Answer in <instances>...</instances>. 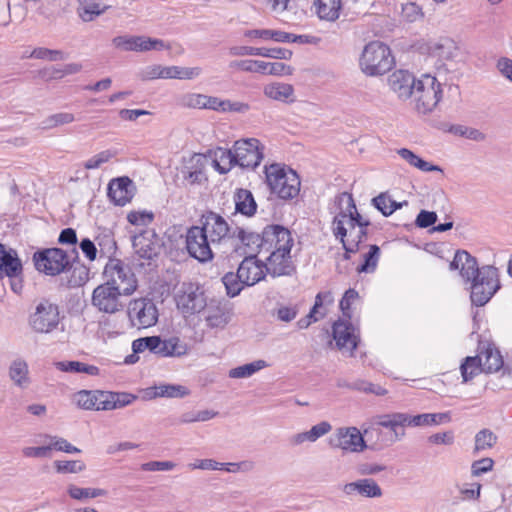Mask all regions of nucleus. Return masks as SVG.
Returning <instances> with one entry per match:
<instances>
[{"instance_id": "obj_1", "label": "nucleus", "mask_w": 512, "mask_h": 512, "mask_svg": "<svg viewBox=\"0 0 512 512\" xmlns=\"http://www.w3.org/2000/svg\"><path fill=\"white\" fill-rule=\"evenodd\" d=\"M337 211L332 223L333 233L340 239L345 249V258L349 259L350 253L358 251L359 244L366 237V227L370 222L364 219L357 211L352 196L342 193L336 198Z\"/></svg>"}, {"instance_id": "obj_2", "label": "nucleus", "mask_w": 512, "mask_h": 512, "mask_svg": "<svg viewBox=\"0 0 512 512\" xmlns=\"http://www.w3.org/2000/svg\"><path fill=\"white\" fill-rule=\"evenodd\" d=\"M460 275L470 283L471 301L476 306L485 305L500 287L498 269L491 265L479 268L476 258L468 252L461 263Z\"/></svg>"}, {"instance_id": "obj_3", "label": "nucleus", "mask_w": 512, "mask_h": 512, "mask_svg": "<svg viewBox=\"0 0 512 512\" xmlns=\"http://www.w3.org/2000/svg\"><path fill=\"white\" fill-rule=\"evenodd\" d=\"M400 413L379 415L376 418L377 427L364 430V439L369 442V448L380 450L389 447L405 436L403 423H399Z\"/></svg>"}, {"instance_id": "obj_4", "label": "nucleus", "mask_w": 512, "mask_h": 512, "mask_svg": "<svg viewBox=\"0 0 512 512\" xmlns=\"http://www.w3.org/2000/svg\"><path fill=\"white\" fill-rule=\"evenodd\" d=\"M266 182L271 192L281 199H292L299 194L300 179L295 171L274 163L265 166Z\"/></svg>"}, {"instance_id": "obj_5", "label": "nucleus", "mask_w": 512, "mask_h": 512, "mask_svg": "<svg viewBox=\"0 0 512 512\" xmlns=\"http://www.w3.org/2000/svg\"><path fill=\"white\" fill-rule=\"evenodd\" d=\"M410 98L412 99L413 109L422 115L431 113L442 98L441 83L436 77L424 74L417 80Z\"/></svg>"}, {"instance_id": "obj_6", "label": "nucleus", "mask_w": 512, "mask_h": 512, "mask_svg": "<svg viewBox=\"0 0 512 512\" xmlns=\"http://www.w3.org/2000/svg\"><path fill=\"white\" fill-rule=\"evenodd\" d=\"M394 64L389 47L381 42L368 43L360 58L361 70L369 76L382 75L388 72Z\"/></svg>"}, {"instance_id": "obj_7", "label": "nucleus", "mask_w": 512, "mask_h": 512, "mask_svg": "<svg viewBox=\"0 0 512 512\" xmlns=\"http://www.w3.org/2000/svg\"><path fill=\"white\" fill-rule=\"evenodd\" d=\"M174 299L177 309L185 318L200 313L207 306L203 288L194 282H183L176 286Z\"/></svg>"}, {"instance_id": "obj_8", "label": "nucleus", "mask_w": 512, "mask_h": 512, "mask_svg": "<svg viewBox=\"0 0 512 512\" xmlns=\"http://www.w3.org/2000/svg\"><path fill=\"white\" fill-rule=\"evenodd\" d=\"M28 324L35 333H53L60 325L59 306L48 299L39 300L29 315Z\"/></svg>"}, {"instance_id": "obj_9", "label": "nucleus", "mask_w": 512, "mask_h": 512, "mask_svg": "<svg viewBox=\"0 0 512 512\" xmlns=\"http://www.w3.org/2000/svg\"><path fill=\"white\" fill-rule=\"evenodd\" d=\"M104 283L119 288L125 295H131L137 288V280L131 268L119 259H109L104 267Z\"/></svg>"}, {"instance_id": "obj_10", "label": "nucleus", "mask_w": 512, "mask_h": 512, "mask_svg": "<svg viewBox=\"0 0 512 512\" xmlns=\"http://www.w3.org/2000/svg\"><path fill=\"white\" fill-rule=\"evenodd\" d=\"M125 296L119 288L103 283L93 290L91 303L99 312L116 314L124 309Z\"/></svg>"}, {"instance_id": "obj_11", "label": "nucleus", "mask_w": 512, "mask_h": 512, "mask_svg": "<svg viewBox=\"0 0 512 512\" xmlns=\"http://www.w3.org/2000/svg\"><path fill=\"white\" fill-rule=\"evenodd\" d=\"M22 274V262L17 252L0 243V278H7L14 293H20L23 288Z\"/></svg>"}, {"instance_id": "obj_12", "label": "nucleus", "mask_w": 512, "mask_h": 512, "mask_svg": "<svg viewBox=\"0 0 512 512\" xmlns=\"http://www.w3.org/2000/svg\"><path fill=\"white\" fill-rule=\"evenodd\" d=\"M33 260L39 272L55 276L65 272L70 266L67 253L60 248H49L34 253Z\"/></svg>"}, {"instance_id": "obj_13", "label": "nucleus", "mask_w": 512, "mask_h": 512, "mask_svg": "<svg viewBox=\"0 0 512 512\" xmlns=\"http://www.w3.org/2000/svg\"><path fill=\"white\" fill-rule=\"evenodd\" d=\"M127 313L131 325L137 329L154 326L159 317L156 304L152 299L146 297L130 301Z\"/></svg>"}, {"instance_id": "obj_14", "label": "nucleus", "mask_w": 512, "mask_h": 512, "mask_svg": "<svg viewBox=\"0 0 512 512\" xmlns=\"http://www.w3.org/2000/svg\"><path fill=\"white\" fill-rule=\"evenodd\" d=\"M264 149L256 138L237 140L232 148L236 164L242 168H256L264 157Z\"/></svg>"}, {"instance_id": "obj_15", "label": "nucleus", "mask_w": 512, "mask_h": 512, "mask_svg": "<svg viewBox=\"0 0 512 512\" xmlns=\"http://www.w3.org/2000/svg\"><path fill=\"white\" fill-rule=\"evenodd\" d=\"M200 223L199 229L208 236L215 248L233 237V231L226 219L215 212L210 211L202 215Z\"/></svg>"}, {"instance_id": "obj_16", "label": "nucleus", "mask_w": 512, "mask_h": 512, "mask_svg": "<svg viewBox=\"0 0 512 512\" xmlns=\"http://www.w3.org/2000/svg\"><path fill=\"white\" fill-rule=\"evenodd\" d=\"M329 445L345 452L359 453L368 448L363 434L356 427L338 428L329 438Z\"/></svg>"}, {"instance_id": "obj_17", "label": "nucleus", "mask_w": 512, "mask_h": 512, "mask_svg": "<svg viewBox=\"0 0 512 512\" xmlns=\"http://www.w3.org/2000/svg\"><path fill=\"white\" fill-rule=\"evenodd\" d=\"M186 248L188 253L200 262H208L213 259V243H210L208 236L199 229V226H193L187 231Z\"/></svg>"}, {"instance_id": "obj_18", "label": "nucleus", "mask_w": 512, "mask_h": 512, "mask_svg": "<svg viewBox=\"0 0 512 512\" xmlns=\"http://www.w3.org/2000/svg\"><path fill=\"white\" fill-rule=\"evenodd\" d=\"M112 44L117 49L135 52L162 50L168 48L163 40L146 36H117L113 38Z\"/></svg>"}, {"instance_id": "obj_19", "label": "nucleus", "mask_w": 512, "mask_h": 512, "mask_svg": "<svg viewBox=\"0 0 512 512\" xmlns=\"http://www.w3.org/2000/svg\"><path fill=\"white\" fill-rule=\"evenodd\" d=\"M293 239L288 229L280 225H269L264 228V252L272 250L291 251Z\"/></svg>"}, {"instance_id": "obj_20", "label": "nucleus", "mask_w": 512, "mask_h": 512, "mask_svg": "<svg viewBox=\"0 0 512 512\" xmlns=\"http://www.w3.org/2000/svg\"><path fill=\"white\" fill-rule=\"evenodd\" d=\"M333 338L342 353L352 355L358 344L355 327L347 320H338L333 325Z\"/></svg>"}, {"instance_id": "obj_21", "label": "nucleus", "mask_w": 512, "mask_h": 512, "mask_svg": "<svg viewBox=\"0 0 512 512\" xmlns=\"http://www.w3.org/2000/svg\"><path fill=\"white\" fill-rule=\"evenodd\" d=\"M399 423L409 427H427L449 423L451 421L450 412L442 413H423L418 415H410L408 413H400Z\"/></svg>"}, {"instance_id": "obj_22", "label": "nucleus", "mask_w": 512, "mask_h": 512, "mask_svg": "<svg viewBox=\"0 0 512 512\" xmlns=\"http://www.w3.org/2000/svg\"><path fill=\"white\" fill-rule=\"evenodd\" d=\"M240 279L246 286H253L266 275L265 264L256 259L255 255H249L244 258L238 267Z\"/></svg>"}, {"instance_id": "obj_23", "label": "nucleus", "mask_w": 512, "mask_h": 512, "mask_svg": "<svg viewBox=\"0 0 512 512\" xmlns=\"http://www.w3.org/2000/svg\"><path fill=\"white\" fill-rule=\"evenodd\" d=\"M208 158L203 154H194L183 168V179L189 185H201L207 182L205 172Z\"/></svg>"}, {"instance_id": "obj_24", "label": "nucleus", "mask_w": 512, "mask_h": 512, "mask_svg": "<svg viewBox=\"0 0 512 512\" xmlns=\"http://www.w3.org/2000/svg\"><path fill=\"white\" fill-rule=\"evenodd\" d=\"M266 258V272L273 277L290 275L293 270L290 251L272 250Z\"/></svg>"}, {"instance_id": "obj_25", "label": "nucleus", "mask_w": 512, "mask_h": 512, "mask_svg": "<svg viewBox=\"0 0 512 512\" xmlns=\"http://www.w3.org/2000/svg\"><path fill=\"white\" fill-rule=\"evenodd\" d=\"M417 80L407 70H396L388 77V85L399 98L408 99L416 86Z\"/></svg>"}, {"instance_id": "obj_26", "label": "nucleus", "mask_w": 512, "mask_h": 512, "mask_svg": "<svg viewBox=\"0 0 512 512\" xmlns=\"http://www.w3.org/2000/svg\"><path fill=\"white\" fill-rule=\"evenodd\" d=\"M428 53L443 62L445 66L447 62H452L459 54V48L456 42L450 38H440L427 43Z\"/></svg>"}, {"instance_id": "obj_27", "label": "nucleus", "mask_w": 512, "mask_h": 512, "mask_svg": "<svg viewBox=\"0 0 512 512\" xmlns=\"http://www.w3.org/2000/svg\"><path fill=\"white\" fill-rule=\"evenodd\" d=\"M135 253L143 259H152L157 255L158 242L152 230H144L135 235L132 240Z\"/></svg>"}, {"instance_id": "obj_28", "label": "nucleus", "mask_w": 512, "mask_h": 512, "mask_svg": "<svg viewBox=\"0 0 512 512\" xmlns=\"http://www.w3.org/2000/svg\"><path fill=\"white\" fill-rule=\"evenodd\" d=\"M343 492L348 496L359 495L366 498H379L382 489L372 478H363L344 485Z\"/></svg>"}, {"instance_id": "obj_29", "label": "nucleus", "mask_w": 512, "mask_h": 512, "mask_svg": "<svg viewBox=\"0 0 512 512\" xmlns=\"http://www.w3.org/2000/svg\"><path fill=\"white\" fill-rule=\"evenodd\" d=\"M205 321L207 326L210 328H223L225 327L230 319V309L219 301L212 300L205 307Z\"/></svg>"}, {"instance_id": "obj_30", "label": "nucleus", "mask_w": 512, "mask_h": 512, "mask_svg": "<svg viewBox=\"0 0 512 512\" xmlns=\"http://www.w3.org/2000/svg\"><path fill=\"white\" fill-rule=\"evenodd\" d=\"M230 54L234 56H262L281 60H289L292 57V51L285 48H256L249 46L232 47Z\"/></svg>"}, {"instance_id": "obj_31", "label": "nucleus", "mask_w": 512, "mask_h": 512, "mask_svg": "<svg viewBox=\"0 0 512 512\" xmlns=\"http://www.w3.org/2000/svg\"><path fill=\"white\" fill-rule=\"evenodd\" d=\"M108 196L119 206H124L133 198V183L127 177L112 180L108 186Z\"/></svg>"}, {"instance_id": "obj_32", "label": "nucleus", "mask_w": 512, "mask_h": 512, "mask_svg": "<svg viewBox=\"0 0 512 512\" xmlns=\"http://www.w3.org/2000/svg\"><path fill=\"white\" fill-rule=\"evenodd\" d=\"M105 394L104 391L81 390L73 395V401L79 408L85 410H103Z\"/></svg>"}, {"instance_id": "obj_33", "label": "nucleus", "mask_w": 512, "mask_h": 512, "mask_svg": "<svg viewBox=\"0 0 512 512\" xmlns=\"http://www.w3.org/2000/svg\"><path fill=\"white\" fill-rule=\"evenodd\" d=\"M156 346L154 354L161 357H180L188 352L187 345L178 337L162 340L158 336V344H156Z\"/></svg>"}, {"instance_id": "obj_34", "label": "nucleus", "mask_w": 512, "mask_h": 512, "mask_svg": "<svg viewBox=\"0 0 512 512\" xmlns=\"http://www.w3.org/2000/svg\"><path fill=\"white\" fill-rule=\"evenodd\" d=\"M188 394L189 390L185 386L177 384H160L145 390V397L149 399L157 397L183 398Z\"/></svg>"}, {"instance_id": "obj_35", "label": "nucleus", "mask_w": 512, "mask_h": 512, "mask_svg": "<svg viewBox=\"0 0 512 512\" xmlns=\"http://www.w3.org/2000/svg\"><path fill=\"white\" fill-rule=\"evenodd\" d=\"M236 236L238 240L247 247V253L249 255H254L255 252L263 253V244H264V231L262 234H257L254 232H248L243 228L237 227L233 230V237Z\"/></svg>"}, {"instance_id": "obj_36", "label": "nucleus", "mask_w": 512, "mask_h": 512, "mask_svg": "<svg viewBox=\"0 0 512 512\" xmlns=\"http://www.w3.org/2000/svg\"><path fill=\"white\" fill-rule=\"evenodd\" d=\"M332 429V426L327 421H322L314 426L308 431L297 433L293 435L290 439L292 445H301L304 442H315L322 436L329 433Z\"/></svg>"}, {"instance_id": "obj_37", "label": "nucleus", "mask_w": 512, "mask_h": 512, "mask_svg": "<svg viewBox=\"0 0 512 512\" xmlns=\"http://www.w3.org/2000/svg\"><path fill=\"white\" fill-rule=\"evenodd\" d=\"M316 14L322 20L334 22L339 18L342 8L341 0H314Z\"/></svg>"}, {"instance_id": "obj_38", "label": "nucleus", "mask_w": 512, "mask_h": 512, "mask_svg": "<svg viewBox=\"0 0 512 512\" xmlns=\"http://www.w3.org/2000/svg\"><path fill=\"white\" fill-rule=\"evenodd\" d=\"M333 297L331 292H320L317 294L315 298L314 306L312 307L310 313L306 318H302L297 322V325L300 329L307 328L312 322L318 321L320 318L324 316V313H321L319 309L324 305V303H332Z\"/></svg>"}, {"instance_id": "obj_39", "label": "nucleus", "mask_w": 512, "mask_h": 512, "mask_svg": "<svg viewBox=\"0 0 512 512\" xmlns=\"http://www.w3.org/2000/svg\"><path fill=\"white\" fill-rule=\"evenodd\" d=\"M211 164L221 174L229 172L236 164L232 149L217 148L212 153Z\"/></svg>"}, {"instance_id": "obj_40", "label": "nucleus", "mask_w": 512, "mask_h": 512, "mask_svg": "<svg viewBox=\"0 0 512 512\" xmlns=\"http://www.w3.org/2000/svg\"><path fill=\"white\" fill-rule=\"evenodd\" d=\"M9 377L19 388H27L30 384L28 364L25 360L18 358L11 362Z\"/></svg>"}, {"instance_id": "obj_41", "label": "nucleus", "mask_w": 512, "mask_h": 512, "mask_svg": "<svg viewBox=\"0 0 512 512\" xmlns=\"http://www.w3.org/2000/svg\"><path fill=\"white\" fill-rule=\"evenodd\" d=\"M78 3L77 12L84 22L93 21L97 16L104 13L107 8L102 0H78Z\"/></svg>"}, {"instance_id": "obj_42", "label": "nucleus", "mask_w": 512, "mask_h": 512, "mask_svg": "<svg viewBox=\"0 0 512 512\" xmlns=\"http://www.w3.org/2000/svg\"><path fill=\"white\" fill-rule=\"evenodd\" d=\"M235 209L237 212L252 216L255 214L257 204L252 193L247 189H238L234 196Z\"/></svg>"}, {"instance_id": "obj_43", "label": "nucleus", "mask_w": 512, "mask_h": 512, "mask_svg": "<svg viewBox=\"0 0 512 512\" xmlns=\"http://www.w3.org/2000/svg\"><path fill=\"white\" fill-rule=\"evenodd\" d=\"M397 153L410 166L415 167L423 172H442V169L439 166L423 160L422 158H420L418 155H416L414 152L407 148H401L397 150Z\"/></svg>"}, {"instance_id": "obj_44", "label": "nucleus", "mask_w": 512, "mask_h": 512, "mask_svg": "<svg viewBox=\"0 0 512 512\" xmlns=\"http://www.w3.org/2000/svg\"><path fill=\"white\" fill-rule=\"evenodd\" d=\"M478 359L481 360V369L486 373H493L500 370L503 365L502 356L499 351L488 348L484 352L477 355Z\"/></svg>"}, {"instance_id": "obj_45", "label": "nucleus", "mask_w": 512, "mask_h": 512, "mask_svg": "<svg viewBox=\"0 0 512 512\" xmlns=\"http://www.w3.org/2000/svg\"><path fill=\"white\" fill-rule=\"evenodd\" d=\"M264 95L272 100L286 102L292 97L294 89L286 83H271L264 87Z\"/></svg>"}, {"instance_id": "obj_46", "label": "nucleus", "mask_w": 512, "mask_h": 512, "mask_svg": "<svg viewBox=\"0 0 512 512\" xmlns=\"http://www.w3.org/2000/svg\"><path fill=\"white\" fill-rule=\"evenodd\" d=\"M136 396L130 393L106 392L103 410H113L130 405L136 400Z\"/></svg>"}, {"instance_id": "obj_47", "label": "nucleus", "mask_w": 512, "mask_h": 512, "mask_svg": "<svg viewBox=\"0 0 512 512\" xmlns=\"http://www.w3.org/2000/svg\"><path fill=\"white\" fill-rule=\"evenodd\" d=\"M373 205L384 215L389 216L397 209L407 205V201L396 202L391 199L388 193H380L378 196L373 198Z\"/></svg>"}, {"instance_id": "obj_48", "label": "nucleus", "mask_w": 512, "mask_h": 512, "mask_svg": "<svg viewBox=\"0 0 512 512\" xmlns=\"http://www.w3.org/2000/svg\"><path fill=\"white\" fill-rule=\"evenodd\" d=\"M55 367L62 372L68 373H85L88 375H97L99 373L98 367L79 361H59L55 363Z\"/></svg>"}, {"instance_id": "obj_49", "label": "nucleus", "mask_w": 512, "mask_h": 512, "mask_svg": "<svg viewBox=\"0 0 512 512\" xmlns=\"http://www.w3.org/2000/svg\"><path fill=\"white\" fill-rule=\"evenodd\" d=\"M23 58H34L50 62H56L66 60L68 58V54L58 49L36 47L32 51H30L29 55H24Z\"/></svg>"}, {"instance_id": "obj_50", "label": "nucleus", "mask_w": 512, "mask_h": 512, "mask_svg": "<svg viewBox=\"0 0 512 512\" xmlns=\"http://www.w3.org/2000/svg\"><path fill=\"white\" fill-rule=\"evenodd\" d=\"M67 493L72 499L78 501L107 495V491L101 488H81L73 484L68 486Z\"/></svg>"}, {"instance_id": "obj_51", "label": "nucleus", "mask_w": 512, "mask_h": 512, "mask_svg": "<svg viewBox=\"0 0 512 512\" xmlns=\"http://www.w3.org/2000/svg\"><path fill=\"white\" fill-rule=\"evenodd\" d=\"M268 363L264 360H256L254 362L238 366L229 371V377L234 379L248 378L256 372L266 368Z\"/></svg>"}, {"instance_id": "obj_52", "label": "nucleus", "mask_w": 512, "mask_h": 512, "mask_svg": "<svg viewBox=\"0 0 512 512\" xmlns=\"http://www.w3.org/2000/svg\"><path fill=\"white\" fill-rule=\"evenodd\" d=\"M164 74L165 79H194L201 74V68L168 66L165 67Z\"/></svg>"}, {"instance_id": "obj_53", "label": "nucleus", "mask_w": 512, "mask_h": 512, "mask_svg": "<svg viewBox=\"0 0 512 512\" xmlns=\"http://www.w3.org/2000/svg\"><path fill=\"white\" fill-rule=\"evenodd\" d=\"M68 268H70V275L67 279V285L69 287H80L87 282L89 278V270L84 265H70Z\"/></svg>"}, {"instance_id": "obj_54", "label": "nucleus", "mask_w": 512, "mask_h": 512, "mask_svg": "<svg viewBox=\"0 0 512 512\" xmlns=\"http://www.w3.org/2000/svg\"><path fill=\"white\" fill-rule=\"evenodd\" d=\"M97 246L99 247L100 257L109 258L116 251V242L110 232L103 233L96 238Z\"/></svg>"}, {"instance_id": "obj_55", "label": "nucleus", "mask_w": 512, "mask_h": 512, "mask_svg": "<svg viewBox=\"0 0 512 512\" xmlns=\"http://www.w3.org/2000/svg\"><path fill=\"white\" fill-rule=\"evenodd\" d=\"M75 120V117L72 113L68 112H60L56 114H52L48 117H46L42 122V128L43 129H53L58 126L70 124Z\"/></svg>"}, {"instance_id": "obj_56", "label": "nucleus", "mask_w": 512, "mask_h": 512, "mask_svg": "<svg viewBox=\"0 0 512 512\" xmlns=\"http://www.w3.org/2000/svg\"><path fill=\"white\" fill-rule=\"evenodd\" d=\"M222 281L227 290V294L231 297L237 296L245 286L244 282L240 279V273L238 271L237 273H226Z\"/></svg>"}, {"instance_id": "obj_57", "label": "nucleus", "mask_w": 512, "mask_h": 512, "mask_svg": "<svg viewBox=\"0 0 512 512\" xmlns=\"http://www.w3.org/2000/svg\"><path fill=\"white\" fill-rule=\"evenodd\" d=\"M497 442V436L489 429L480 430L475 436V451L492 448Z\"/></svg>"}, {"instance_id": "obj_58", "label": "nucleus", "mask_w": 512, "mask_h": 512, "mask_svg": "<svg viewBox=\"0 0 512 512\" xmlns=\"http://www.w3.org/2000/svg\"><path fill=\"white\" fill-rule=\"evenodd\" d=\"M460 369L464 382H468L479 372H483L481 369V360H479L477 356L467 357Z\"/></svg>"}, {"instance_id": "obj_59", "label": "nucleus", "mask_w": 512, "mask_h": 512, "mask_svg": "<svg viewBox=\"0 0 512 512\" xmlns=\"http://www.w3.org/2000/svg\"><path fill=\"white\" fill-rule=\"evenodd\" d=\"M269 40L280 43H309L308 36L295 35L281 30L270 29Z\"/></svg>"}, {"instance_id": "obj_60", "label": "nucleus", "mask_w": 512, "mask_h": 512, "mask_svg": "<svg viewBox=\"0 0 512 512\" xmlns=\"http://www.w3.org/2000/svg\"><path fill=\"white\" fill-rule=\"evenodd\" d=\"M400 15L406 22H415L423 17L422 9L415 2H405L400 4Z\"/></svg>"}, {"instance_id": "obj_61", "label": "nucleus", "mask_w": 512, "mask_h": 512, "mask_svg": "<svg viewBox=\"0 0 512 512\" xmlns=\"http://www.w3.org/2000/svg\"><path fill=\"white\" fill-rule=\"evenodd\" d=\"M116 156V152L112 150H104L96 155L90 157L83 164L84 168L87 170H93L100 168L103 164L109 162L113 157Z\"/></svg>"}, {"instance_id": "obj_62", "label": "nucleus", "mask_w": 512, "mask_h": 512, "mask_svg": "<svg viewBox=\"0 0 512 512\" xmlns=\"http://www.w3.org/2000/svg\"><path fill=\"white\" fill-rule=\"evenodd\" d=\"M379 255V247L371 245L369 252L364 255V263L357 268L358 272H373L377 267Z\"/></svg>"}, {"instance_id": "obj_63", "label": "nucleus", "mask_w": 512, "mask_h": 512, "mask_svg": "<svg viewBox=\"0 0 512 512\" xmlns=\"http://www.w3.org/2000/svg\"><path fill=\"white\" fill-rule=\"evenodd\" d=\"M54 466L58 473H79L86 468V465L81 460L55 461Z\"/></svg>"}, {"instance_id": "obj_64", "label": "nucleus", "mask_w": 512, "mask_h": 512, "mask_svg": "<svg viewBox=\"0 0 512 512\" xmlns=\"http://www.w3.org/2000/svg\"><path fill=\"white\" fill-rule=\"evenodd\" d=\"M156 344H158V336L138 338L133 341L132 349L134 353H141L145 350L155 353L157 347Z\"/></svg>"}]
</instances>
